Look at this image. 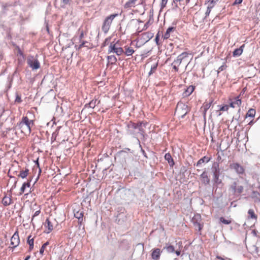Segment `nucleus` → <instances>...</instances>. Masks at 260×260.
<instances>
[{"label":"nucleus","mask_w":260,"mask_h":260,"mask_svg":"<svg viewBox=\"0 0 260 260\" xmlns=\"http://www.w3.org/2000/svg\"><path fill=\"white\" fill-rule=\"evenodd\" d=\"M34 124L33 120H29L27 116H23L21 121L16 124L15 128L20 129L22 133L27 135L30 133L31 128Z\"/></svg>","instance_id":"1"},{"label":"nucleus","mask_w":260,"mask_h":260,"mask_svg":"<svg viewBox=\"0 0 260 260\" xmlns=\"http://www.w3.org/2000/svg\"><path fill=\"white\" fill-rule=\"evenodd\" d=\"M143 125H144V124L142 122L134 123L130 122L127 125L128 134L134 136L139 134L144 136V130L143 128Z\"/></svg>","instance_id":"2"},{"label":"nucleus","mask_w":260,"mask_h":260,"mask_svg":"<svg viewBox=\"0 0 260 260\" xmlns=\"http://www.w3.org/2000/svg\"><path fill=\"white\" fill-rule=\"evenodd\" d=\"M189 109L187 105L182 102L178 103L177 105L175 114L179 117L183 118L189 112Z\"/></svg>","instance_id":"3"},{"label":"nucleus","mask_w":260,"mask_h":260,"mask_svg":"<svg viewBox=\"0 0 260 260\" xmlns=\"http://www.w3.org/2000/svg\"><path fill=\"white\" fill-rule=\"evenodd\" d=\"M118 16V14H111L105 19L103 26L102 30L105 33L109 30L113 20Z\"/></svg>","instance_id":"4"},{"label":"nucleus","mask_w":260,"mask_h":260,"mask_svg":"<svg viewBox=\"0 0 260 260\" xmlns=\"http://www.w3.org/2000/svg\"><path fill=\"white\" fill-rule=\"evenodd\" d=\"M229 190L235 196H239L244 190L242 185H239L236 181L233 182L230 186Z\"/></svg>","instance_id":"5"},{"label":"nucleus","mask_w":260,"mask_h":260,"mask_svg":"<svg viewBox=\"0 0 260 260\" xmlns=\"http://www.w3.org/2000/svg\"><path fill=\"white\" fill-rule=\"evenodd\" d=\"M28 65L32 70H37L40 67V63L37 58L33 56H29L27 58Z\"/></svg>","instance_id":"6"},{"label":"nucleus","mask_w":260,"mask_h":260,"mask_svg":"<svg viewBox=\"0 0 260 260\" xmlns=\"http://www.w3.org/2000/svg\"><path fill=\"white\" fill-rule=\"evenodd\" d=\"M230 169L234 170L238 175H243L245 172V169L238 162H233L230 165Z\"/></svg>","instance_id":"7"},{"label":"nucleus","mask_w":260,"mask_h":260,"mask_svg":"<svg viewBox=\"0 0 260 260\" xmlns=\"http://www.w3.org/2000/svg\"><path fill=\"white\" fill-rule=\"evenodd\" d=\"M77 42V43H75V48L76 50L78 51L81 49L82 48H86L87 49H90L92 47L91 43L88 41L82 40L78 41Z\"/></svg>","instance_id":"8"},{"label":"nucleus","mask_w":260,"mask_h":260,"mask_svg":"<svg viewBox=\"0 0 260 260\" xmlns=\"http://www.w3.org/2000/svg\"><path fill=\"white\" fill-rule=\"evenodd\" d=\"M201 220V216L199 214H195L192 219L193 225L199 231H201L203 226Z\"/></svg>","instance_id":"9"},{"label":"nucleus","mask_w":260,"mask_h":260,"mask_svg":"<svg viewBox=\"0 0 260 260\" xmlns=\"http://www.w3.org/2000/svg\"><path fill=\"white\" fill-rule=\"evenodd\" d=\"M115 53L117 55H120L124 53L123 49L121 47H117L116 44L111 43L108 48V53Z\"/></svg>","instance_id":"10"},{"label":"nucleus","mask_w":260,"mask_h":260,"mask_svg":"<svg viewBox=\"0 0 260 260\" xmlns=\"http://www.w3.org/2000/svg\"><path fill=\"white\" fill-rule=\"evenodd\" d=\"M55 223L54 219L47 218L45 221L44 226L46 228L45 232L47 234L50 233L54 229V224Z\"/></svg>","instance_id":"11"},{"label":"nucleus","mask_w":260,"mask_h":260,"mask_svg":"<svg viewBox=\"0 0 260 260\" xmlns=\"http://www.w3.org/2000/svg\"><path fill=\"white\" fill-rule=\"evenodd\" d=\"M144 0H128L124 5V8H130L135 7L137 5H143Z\"/></svg>","instance_id":"12"},{"label":"nucleus","mask_w":260,"mask_h":260,"mask_svg":"<svg viewBox=\"0 0 260 260\" xmlns=\"http://www.w3.org/2000/svg\"><path fill=\"white\" fill-rule=\"evenodd\" d=\"M20 243V239L18 232L16 231L11 239V244L13 246V248L17 247Z\"/></svg>","instance_id":"13"},{"label":"nucleus","mask_w":260,"mask_h":260,"mask_svg":"<svg viewBox=\"0 0 260 260\" xmlns=\"http://www.w3.org/2000/svg\"><path fill=\"white\" fill-rule=\"evenodd\" d=\"M188 55V53L186 52H182L181 54L177 56V58L174 60L172 63L177 65V66H179L181 63L182 60L187 57Z\"/></svg>","instance_id":"14"},{"label":"nucleus","mask_w":260,"mask_h":260,"mask_svg":"<svg viewBox=\"0 0 260 260\" xmlns=\"http://www.w3.org/2000/svg\"><path fill=\"white\" fill-rule=\"evenodd\" d=\"M200 179L202 183L205 185H208L210 183V178L208 175L207 172L205 171L200 175Z\"/></svg>","instance_id":"15"},{"label":"nucleus","mask_w":260,"mask_h":260,"mask_svg":"<svg viewBox=\"0 0 260 260\" xmlns=\"http://www.w3.org/2000/svg\"><path fill=\"white\" fill-rule=\"evenodd\" d=\"M162 251L159 248L152 249L151 257L154 260H159Z\"/></svg>","instance_id":"16"},{"label":"nucleus","mask_w":260,"mask_h":260,"mask_svg":"<svg viewBox=\"0 0 260 260\" xmlns=\"http://www.w3.org/2000/svg\"><path fill=\"white\" fill-rule=\"evenodd\" d=\"M2 203L5 206H8L11 205L12 203L11 196L9 195L8 196L7 195H5L3 198Z\"/></svg>","instance_id":"17"},{"label":"nucleus","mask_w":260,"mask_h":260,"mask_svg":"<svg viewBox=\"0 0 260 260\" xmlns=\"http://www.w3.org/2000/svg\"><path fill=\"white\" fill-rule=\"evenodd\" d=\"M74 213L75 217L78 219L79 223L81 224L83 221V212L80 210L76 211L75 210H74Z\"/></svg>","instance_id":"18"},{"label":"nucleus","mask_w":260,"mask_h":260,"mask_svg":"<svg viewBox=\"0 0 260 260\" xmlns=\"http://www.w3.org/2000/svg\"><path fill=\"white\" fill-rule=\"evenodd\" d=\"M245 47V44H243L242 46H241L239 48H237L234 50L233 53V55L234 57H238L240 56L243 51V49Z\"/></svg>","instance_id":"19"},{"label":"nucleus","mask_w":260,"mask_h":260,"mask_svg":"<svg viewBox=\"0 0 260 260\" xmlns=\"http://www.w3.org/2000/svg\"><path fill=\"white\" fill-rule=\"evenodd\" d=\"M153 34L151 32H146L142 34V38L143 39L144 41L147 42L153 37Z\"/></svg>","instance_id":"20"},{"label":"nucleus","mask_w":260,"mask_h":260,"mask_svg":"<svg viewBox=\"0 0 260 260\" xmlns=\"http://www.w3.org/2000/svg\"><path fill=\"white\" fill-rule=\"evenodd\" d=\"M242 102L241 99L239 98V96H238L235 98L234 101L230 103V106L232 108H235L236 106L240 107L241 105Z\"/></svg>","instance_id":"21"},{"label":"nucleus","mask_w":260,"mask_h":260,"mask_svg":"<svg viewBox=\"0 0 260 260\" xmlns=\"http://www.w3.org/2000/svg\"><path fill=\"white\" fill-rule=\"evenodd\" d=\"M100 101H98L96 99H93L88 104L85 105V107L94 108L96 105H98L100 103Z\"/></svg>","instance_id":"22"},{"label":"nucleus","mask_w":260,"mask_h":260,"mask_svg":"<svg viewBox=\"0 0 260 260\" xmlns=\"http://www.w3.org/2000/svg\"><path fill=\"white\" fill-rule=\"evenodd\" d=\"M84 37V32H83V31L82 30L80 32V34H79V37H74L73 39H72V41L73 42V43H78V41H82L83 40V38Z\"/></svg>","instance_id":"23"},{"label":"nucleus","mask_w":260,"mask_h":260,"mask_svg":"<svg viewBox=\"0 0 260 260\" xmlns=\"http://www.w3.org/2000/svg\"><path fill=\"white\" fill-rule=\"evenodd\" d=\"M124 53L126 56H131L135 52V50L132 48L127 46L124 47Z\"/></svg>","instance_id":"24"},{"label":"nucleus","mask_w":260,"mask_h":260,"mask_svg":"<svg viewBox=\"0 0 260 260\" xmlns=\"http://www.w3.org/2000/svg\"><path fill=\"white\" fill-rule=\"evenodd\" d=\"M165 158L168 161V163L171 166H173L174 165V162L172 156L169 153H166L165 155Z\"/></svg>","instance_id":"25"},{"label":"nucleus","mask_w":260,"mask_h":260,"mask_svg":"<svg viewBox=\"0 0 260 260\" xmlns=\"http://www.w3.org/2000/svg\"><path fill=\"white\" fill-rule=\"evenodd\" d=\"M175 29V27H173V26H171V27H169L166 30L164 36V39H168L170 36V32H172V31H174Z\"/></svg>","instance_id":"26"},{"label":"nucleus","mask_w":260,"mask_h":260,"mask_svg":"<svg viewBox=\"0 0 260 260\" xmlns=\"http://www.w3.org/2000/svg\"><path fill=\"white\" fill-rule=\"evenodd\" d=\"M213 174H220V169L219 168V164L214 162L212 166Z\"/></svg>","instance_id":"27"},{"label":"nucleus","mask_w":260,"mask_h":260,"mask_svg":"<svg viewBox=\"0 0 260 260\" xmlns=\"http://www.w3.org/2000/svg\"><path fill=\"white\" fill-rule=\"evenodd\" d=\"M210 160V158L207 157V156H204L203 157L200 159L198 161L197 163V166H199L202 164L204 162H208Z\"/></svg>","instance_id":"28"},{"label":"nucleus","mask_w":260,"mask_h":260,"mask_svg":"<svg viewBox=\"0 0 260 260\" xmlns=\"http://www.w3.org/2000/svg\"><path fill=\"white\" fill-rule=\"evenodd\" d=\"M251 198L254 200L255 202L260 201V194L256 191H253L251 193Z\"/></svg>","instance_id":"29"},{"label":"nucleus","mask_w":260,"mask_h":260,"mask_svg":"<svg viewBox=\"0 0 260 260\" xmlns=\"http://www.w3.org/2000/svg\"><path fill=\"white\" fill-rule=\"evenodd\" d=\"M194 89V88L193 86H189L188 87L184 92V96H187L190 95L193 91Z\"/></svg>","instance_id":"30"},{"label":"nucleus","mask_w":260,"mask_h":260,"mask_svg":"<svg viewBox=\"0 0 260 260\" xmlns=\"http://www.w3.org/2000/svg\"><path fill=\"white\" fill-rule=\"evenodd\" d=\"M213 180L215 183H216L217 185H219L221 183L222 181L219 179L220 174H213Z\"/></svg>","instance_id":"31"},{"label":"nucleus","mask_w":260,"mask_h":260,"mask_svg":"<svg viewBox=\"0 0 260 260\" xmlns=\"http://www.w3.org/2000/svg\"><path fill=\"white\" fill-rule=\"evenodd\" d=\"M164 249H166L168 253H173L175 252V248L174 246L169 244H166Z\"/></svg>","instance_id":"32"},{"label":"nucleus","mask_w":260,"mask_h":260,"mask_svg":"<svg viewBox=\"0 0 260 260\" xmlns=\"http://www.w3.org/2000/svg\"><path fill=\"white\" fill-rule=\"evenodd\" d=\"M256 111L254 109H250L246 114V117L253 118L255 116Z\"/></svg>","instance_id":"33"},{"label":"nucleus","mask_w":260,"mask_h":260,"mask_svg":"<svg viewBox=\"0 0 260 260\" xmlns=\"http://www.w3.org/2000/svg\"><path fill=\"white\" fill-rule=\"evenodd\" d=\"M108 63L111 64H113L117 61V58L114 55H110L107 57Z\"/></svg>","instance_id":"34"},{"label":"nucleus","mask_w":260,"mask_h":260,"mask_svg":"<svg viewBox=\"0 0 260 260\" xmlns=\"http://www.w3.org/2000/svg\"><path fill=\"white\" fill-rule=\"evenodd\" d=\"M29 170L28 169H25L24 171L22 170L20 172L19 174L18 175V177H21L23 179L26 178L28 174Z\"/></svg>","instance_id":"35"},{"label":"nucleus","mask_w":260,"mask_h":260,"mask_svg":"<svg viewBox=\"0 0 260 260\" xmlns=\"http://www.w3.org/2000/svg\"><path fill=\"white\" fill-rule=\"evenodd\" d=\"M30 180L26 183L25 182L22 184L20 188V194H22L25 192L26 187H30Z\"/></svg>","instance_id":"36"},{"label":"nucleus","mask_w":260,"mask_h":260,"mask_svg":"<svg viewBox=\"0 0 260 260\" xmlns=\"http://www.w3.org/2000/svg\"><path fill=\"white\" fill-rule=\"evenodd\" d=\"M211 104L210 103H205L203 105L202 108L203 109V115L204 118H205L207 110L210 107Z\"/></svg>","instance_id":"37"},{"label":"nucleus","mask_w":260,"mask_h":260,"mask_svg":"<svg viewBox=\"0 0 260 260\" xmlns=\"http://www.w3.org/2000/svg\"><path fill=\"white\" fill-rule=\"evenodd\" d=\"M248 214L249 215V217L250 218L255 219L257 218V216L255 214L254 210L253 209H249L248 211Z\"/></svg>","instance_id":"38"},{"label":"nucleus","mask_w":260,"mask_h":260,"mask_svg":"<svg viewBox=\"0 0 260 260\" xmlns=\"http://www.w3.org/2000/svg\"><path fill=\"white\" fill-rule=\"evenodd\" d=\"M219 221L223 224H229L232 223V220L230 219H225L222 217L219 218Z\"/></svg>","instance_id":"39"},{"label":"nucleus","mask_w":260,"mask_h":260,"mask_svg":"<svg viewBox=\"0 0 260 260\" xmlns=\"http://www.w3.org/2000/svg\"><path fill=\"white\" fill-rule=\"evenodd\" d=\"M177 244L178 245V246H179V249H177L176 251L175 250L174 252H175V253L177 255L179 256L180 255V253H181L180 248H182V242L180 241Z\"/></svg>","instance_id":"40"},{"label":"nucleus","mask_w":260,"mask_h":260,"mask_svg":"<svg viewBox=\"0 0 260 260\" xmlns=\"http://www.w3.org/2000/svg\"><path fill=\"white\" fill-rule=\"evenodd\" d=\"M217 1H218V0L209 1L208 7L213 8L214 7L215 5L216 4V3H217Z\"/></svg>","instance_id":"41"},{"label":"nucleus","mask_w":260,"mask_h":260,"mask_svg":"<svg viewBox=\"0 0 260 260\" xmlns=\"http://www.w3.org/2000/svg\"><path fill=\"white\" fill-rule=\"evenodd\" d=\"M49 244L48 242H46L41 247V249H40V253L41 254H43L45 248L47 246H48Z\"/></svg>","instance_id":"42"},{"label":"nucleus","mask_w":260,"mask_h":260,"mask_svg":"<svg viewBox=\"0 0 260 260\" xmlns=\"http://www.w3.org/2000/svg\"><path fill=\"white\" fill-rule=\"evenodd\" d=\"M31 236L29 235L27 237V243L29 245H34V238H31Z\"/></svg>","instance_id":"43"},{"label":"nucleus","mask_w":260,"mask_h":260,"mask_svg":"<svg viewBox=\"0 0 260 260\" xmlns=\"http://www.w3.org/2000/svg\"><path fill=\"white\" fill-rule=\"evenodd\" d=\"M226 65H225V64H223V65H222L221 66H220V67L218 68V70H217V72H218V73H219L220 72H221V71H222L226 69Z\"/></svg>","instance_id":"44"},{"label":"nucleus","mask_w":260,"mask_h":260,"mask_svg":"<svg viewBox=\"0 0 260 260\" xmlns=\"http://www.w3.org/2000/svg\"><path fill=\"white\" fill-rule=\"evenodd\" d=\"M228 109H229V106L228 105H224V106L221 107L219 109V110L222 111H228Z\"/></svg>","instance_id":"45"},{"label":"nucleus","mask_w":260,"mask_h":260,"mask_svg":"<svg viewBox=\"0 0 260 260\" xmlns=\"http://www.w3.org/2000/svg\"><path fill=\"white\" fill-rule=\"evenodd\" d=\"M212 9V8H210V7H207V9L206 12V13H205V14H206V17L209 15V14H210V12H211V9Z\"/></svg>","instance_id":"46"},{"label":"nucleus","mask_w":260,"mask_h":260,"mask_svg":"<svg viewBox=\"0 0 260 260\" xmlns=\"http://www.w3.org/2000/svg\"><path fill=\"white\" fill-rule=\"evenodd\" d=\"M168 0H161V6L162 8L166 7Z\"/></svg>","instance_id":"47"},{"label":"nucleus","mask_w":260,"mask_h":260,"mask_svg":"<svg viewBox=\"0 0 260 260\" xmlns=\"http://www.w3.org/2000/svg\"><path fill=\"white\" fill-rule=\"evenodd\" d=\"M156 67H157V64H155V65L153 66V67H151V71L149 73V75H150L151 74H152L153 71L155 70L156 69Z\"/></svg>","instance_id":"48"},{"label":"nucleus","mask_w":260,"mask_h":260,"mask_svg":"<svg viewBox=\"0 0 260 260\" xmlns=\"http://www.w3.org/2000/svg\"><path fill=\"white\" fill-rule=\"evenodd\" d=\"M21 97L18 94H17L15 99V102L17 103H21Z\"/></svg>","instance_id":"49"},{"label":"nucleus","mask_w":260,"mask_h":260,"mask_svg":"<svg viewBox=\"0 0 260 260\" xmlns=\"http://www.w3.org/2000/svg\"><path fill=\"white\" fill-rule=\"evenodd\" d=\"M159 34L158 33L157 34L156 37H155V42H156L157 45H159Z\"/></svg>","instance_id":"50"},{"label":"nucleus","mask_w":260,"mask_h":260,"mask_svg":"<svg viewBox=\"0 0 260 260\" xmlns=\"http://www.w3.org/2000/svg\"><path fill=\"white\" fill-rule=\"evenodd\" d=\"M40 213V210L36 211L35 212L34 214L33 215V216L32 217V220L34 219V218L35 216H37L39 215Z\"/></svg>","instance_id":"51"},{"label":"nucleus","mask_w":260,"mask_h":260,"mask_svg":"<svg viewBox=\"0 0 260 260\" xmlns=\"http://www.w3.org/2000/svg\"><path fill=\"white\" fill-rule=\"evenodd\" d=\"M242 1L243 0H235L233 5H238V4H240L242 3Z\"/></svg>","instance_id":"52"},{"label":"nucleus","mask_w":260,"mask_h":260,"mask_svg":"<svg viewBox=\"0 0 260 260\" xmlns=\"http://www.w3.org/2000/svg\"><path fill=\"white\" fill-rule=\"evenodd\" d=\"M172 65L173 66V69H174L176 72H178V66H177V65H176V64H173V63H172Z\"/></svg>","instance_id":"53"},{"label":"nucleus","mask_w":260,"mask_h":260,"mask_svg":"<svg viewBox=\"0 0 260 260\" xmlns=\"http://www.w3.org/2000/svg\"><path fill=\"white\" fill-rule=\"evenodd\" d=\"M62 3L65 5L68 4L69 2V0H62Z\"/></svg>","instance_id":"54"},{"label":"nucleus","mask_w":260,"mask_h":260,"mask_svg":"<svg viewBox=\"0 0 260 260\" xmlns=\"http://www.w3.org/2000/svg\"><path fill=\"white\" fill-rule=\"evenodd\" d=\"M216 258L220 259V260H225V259H224L223 258H222V257H221L220 256H216Z\"/></svg>","instance_id":"55"},{"label":"nucleus","mask_w":260,"mask_h":260,"mask_svg":"<svg viewBox=\"0 0 260 260\" xmlns=\"http://www.w3.org/2000/svg\"><path fill=\"white\" fill-rule=\"evenodd\" d=\"M34 248V245H29V250L31 251Z\"/></svg>","instance_id":"56"},{"label":"nucleus","mask_w":260,"mask_h":260,"mask_svg":"<svg viewBox=\"0 0 260 260\" xmlns=\"http://www.w3.org/2000/svg\"><path fill=\"white\" fill-rule=\"evenodd\" d=\"M142 153L144 155V156L145 157H147V156H146V152H145V151L143 149H142Z\"/></svg>","instance_id":"57"},{"label":"nucleus","mask_w":260,"mask_h":260,"mask_svg":"<svg viewBox=\"0 0 260 260\" xmlns=\"http://www.w3.org/2000/svg\"><path fill=\"white\" fill-rule=\"evenodd\" d=\"M30 257V255H28L24 259V260H28Z\"/></svg>","instance_id":"58"},{"label":"nucleus","mask_w":260,"mask_h":260,"mask_svg":"<svg viewBox=\"0 0 260 260\" xmlns=\"http://www.w3.org/2000/svg\"><path fill=\"white\" fill-rule=\"evenodd\" d=\"M252 123H253V121L252 120V121H250V122H249V124L251 125V124H252Z\"/></svg>","instance_id":"59"},{"label":"nucleus","mask_w":260,"mask_h":260,"mask_svg":"<svg viewBox=\"0 0 260 260\" xmlns=\"http://www.w3.org/2000/svg\"><path fill=\"white\" fill-rule=\"evenodd\" d=\"M221 159V157L220 156H218V159Z\"/></svg>","instance_id":"60"},{"label":"nucleus","mask_w":260,"mask_h":260,"mask_svg":"<svg viewBox=\"0 0 260 260\" xmlns=\"http://www.w3.org/2000/svg\"><path fill=\"white\" fill-rule=\"evenodd\" d=\"M2 243H3L2 241L0 239V245H1Z\"/></svg>","instance_id":"61"},{"label":"nucleus","mask_w":260,"mask_h":260,"mask_svg":"<svg viewBox=\"0 0 260 260\" xmlns=\"http://www.w3.org/2000/svg\"><path fill=\"white\" fill-rule=\"evenodd\" d=\"M218 115H219V116L221 115V113H219L218 114Z\"/></svg>","instance_id":"62"},{"label":"nucleus","mask_w":260,"mask_h":260,"mask_svg":"<svg viewBox=\"0 0 260 260\" xmlns=\"http://www.w3.org/2000/svg\"><path fill=\"white\" fill-rule=\"evenodd\" d=\"M41 170L40 169L39 172L41 173Z\"/></svg>","instance_id":"63"},{"label":"nucleus","mask_w":260,"mask_h":260,"mask_svg":"<svg viewBox=\"0 0 260 260\" xmlns=\"http://www.w3.org/2000/svg\"><path fill=\"white\" fill-rule=\"evenodd\" d=\"M4 8L6 7V6H4Z\"/></svg>","instance_id":"64"}]
</instances>
